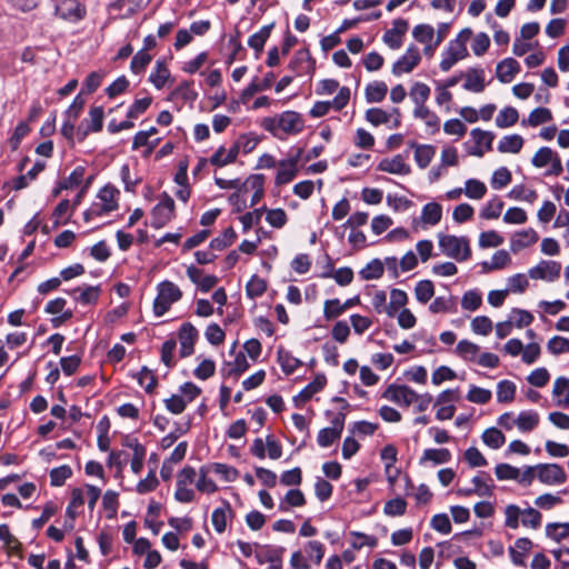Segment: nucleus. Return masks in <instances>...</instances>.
<instances>
[{
  "mask_svg": "<svg viewBox=\"0 0 569 569\" xmlns=\"http://www.w3.org/2000/svg\"><path fill=\"white\" fill-rule=\"evenodd\" d=\"M471 33V30L466 28L461 30L455 39L449 41L440 62V69L442 71H449L459 60L468 56L466 43Z\"/></svg>",
  "mask_w": 569,
  "mask_h": 569,
  "instance_id": "nucleus-1",
  "label": "nucleus"
},
{
  "mask_svg": "<svg viewBox=\"0 0 569 569\" xmlns=\"http://www.w3.org/2000/svg\"><path fill=\"white\" fill-rule=\"evenodd\" d=\"M157 297L153 300V313L162 317L172 306L182 298V291L172 281L164 280L157 286Z\"/></svg>",
  "mask_w": 569,
  "mask_h": 569,
  "instance_id": "nucleus-2",
  "label": "nucleus"
},
{
  "mask_svg": "<svg viewBox=\"0 0 569 569\" xmlns=\"http://www.w3.org/2000/svg\"><path fill=\"white\" fill-rule=\"evenodd\" d=\"M439 248L443 254L457 261H465L471 254L469 241L465 237L439 233Z\"/></svg>",
  "mask_w": 569,
  "mask_h": 569,
  "instance_id": "nucleus-3",
  "label": "nucleus"
},
{
  "mask_svg": "<svg viewBox=\"0 0 569 569\" xmlns=\"http://www.w3.org/2000/svg\"><path fill=\"white\" fill-rule=\"evenodd\" d=\"M119 191L107 184L98 192V199L100 202H94L92 206L84 212V220H90L91 217H101L103 214H108L116 209H118V202L116 200V194Z\"/></svg>",
  "mask_w": 569,
  "mask_h": 569,
  "instance_id": "nucleus-4",
  "label": "nucleus"
},
{
  "mask_svg": "<svg viewBox=\"0 0 569 569\" xmlns=\"http://www.w3.org/2000/svg\"><path fill=\"white\" fill-rule=\"evenodd\" d=\"M160 202L151 211V227L160 229L164 227L174 217V200L163 192Z\"/></svg>",
  "mask_w": 569,
  "mask_h": 569,
  "instance_id": "nucleus-5",
  "label": "nucleus"
},
{
  "mask_svg": "<svg viewBox=\"0 0 569 569\" xmlns=\"http://www.w3.org/2000/svg\"><path fill=\"white\" fill-rule=\"evenodd\" d=\"M346 413L338 412L331 419V427L323 428L319 431L317 442L320 447L327 448L340 439L343 431Z\"/></svg>",
  "mask_w": 569,
  "mask_h": 569,
  "instance_id": "nucleus-6",
  "label": "nucleus"
},
{
  "mask_svg": "<svg viewBox=\"0 0 569 569\" xmlns=\"http://www.w3.org/2000/svg\"><path fill=\"white\" fill-rule=\"evenodd\" d=\"M536 468L537 478L541 483L555 486L565 483L567 480L563 468L558 463H539Z\"/></svg>",
  "mask_w": 569,
  "mask_h": 569,
  "instance_id": "nucleus-7",
  "label": "nucleus"
},
{
  "mask_svg": "<svg viewBox=\"0 0 569 569\" xmlns=\"http://www.w3.org/2000/svg\"><path fill=\"white\" fill-rule=\"evenodd\" d=\"M303 154V150L298 148L290 158L281 160L279 162V170L276 176L277 184H286L289 183L297 174V167L301 157Z\"/></svg>",
  "mask_w": 569,
  "mask_h": 569,
  "instance_id": "nucleus-8",
  "label": "nucleus"
},
{
  "mask_svg": "<svg viewBox=\"0 0 569 569\" xmlns=\"http://www.w3.org/2000/svg\"><path fill=\"white\" fill-rule=\"evenodd\" d=\"M560 262L552 260H541L537 266L529 269L528 276L531 279L552 282L560 277Z\"/></svg>",
  "mask_w": 569,
  "mask_h": 569,
  "instance_id": "nucleus-9",
  "label": "nucleus"
},
{
  "mask_svg": "<svg viewBox=\"0 0 569 569\" xmlns=\"http://www.w3.org/2000/svg\"><path fill=\"white\" fill-rule=\"evenodd\" d=\"M421 60L419 49L416 46H409L402 57H400L392 66V73L401 76L411 72Z\"/></svg>",
  "mask_w": 569,
  "mask_h": 569,
  "instance_id": "nucleus-10",
  "label": "nucleus"
},
{
  "mask_svg": "<svg viewBox=\"0 0 569 569\" xmlns=\"http://www.w3.org/2000/svg\"><path fill=\"white\" fill-rule=\"evenodd\" d=\"M383 398L408 407L418 400V393L406 385H390L383 392Z\"/></svg>",
  "mask_w": 569,
  "mask_h": 569,
  "instance_id": "nucleus-11",
  "label": "nucleus"
},
{
  "mask_svg": "<svg viewBox=\"0 0 569 569\" xmlns=\"http://www.w3.org/2000/svg\"><path fill=\"white\" fill-rule=\"evenodd\" d=\"M56 13L69 21H79L86 14V9L77 0H60L56 4Z\"/></svg>",
  "mask_w": 569,
  "mask_h": 569,
  "instance_id": "nucleus-12",
  "label": "nucleus"
},
{
  "mask_svg": "<svg viewBox=\"0 0 569 569\" xmlns=\"http://www.w3.org/2000/svg\"><path fill=\"white\" fill-rule=\"evenodd\" d=\"M198 338L197 329L190 323L186 322L179 330L180 356L182 358L189 357L194 351V342Z\"/></svg>",
  "mask_w": 569,
  "mask_h": 569,
  "instance_id": "nucleus-13",
  "label": "nucleus"
},
{
  "mask_svg": "<svg viewBox=\"0 0 569 569\" xmlns=\"http://www.w3.org/2000/svg\"><path fill=\"white\" fill-rule=\"evenodd\" d=\"M280 130L287 134H297L305 127L303 119L296 111H284L279 116Z\"/></svg>",
  "mask_w": 569,
  "mask_h": 569,
  "instance_id": "nucleus-14",
  "label": "nucleus"
},
{
  "mask_svg": "<svg viewBox=\"0 0 569 569\" xmlns=\"http://www.w3.org/2000/svg\"><path fill=\"white\" fill-rule=\"evenodd\" d=\"M461 76L466 78L462 86L465 90L475 93H479L485 90V70L482 68H470Z\"/></svg>",
  "mask_w": 569,
  "mask_h": 569,
  "instance_id": "nucleus-15",
  "label": "nucleus"
},
{
  "mask_svg": "<svg viewBox=\"0 0 569 569\" xmlns=\"http://www.w3.org/2000/svg\"><path fill=\"white\" fill-rule=\"evenodd\" d=\"M519 71V62L513 58H506L497 64L496 77L500 82L509 83Z\"/></svg>",
  "mask_w": 569,
  "mask_h": 569,
  "instance_id": "nucleus-16",
  "label": "nucleus"
},
{
  "mask_svg": "<svg viewBox=\"0 0 569 569\" xmlns=\"http://www.w3.org/2000/svg\"><path fill=\"white\" fill-rule=\"evenodd\" d=\"M326 383V376L317 375L316 378L293 398V401L296 402L297 406H299V402L305 403L306 401L311 399L313 395L322 390Z\"/></svg>",
  "mask_w": 569,
  "mask_h": 569,
  "instance_id": "nucleus-17",
  "label": "nucleus"
},
{
  "mask_svg": "<svg viewBox=\"0 0 569 569\" xmlns=\"http://www.w3.org/2000/svg\"><path fill=\"white\" fill-rule=\"evenodd\" d=\"M378 170L393 174L410 173V167L405 162L400 154H397L391 159H382L378 164Z\"/></svg>",
  "mask_w": 569,
  "mask_h": 569,
  "instance_id": "nucleus-18",
  "label": "nucleus"
},
{
  "mask_svg": "<svg viewBox=\"0 0 569 569\" xmlns=\"http://www.w3.org/2000/svg\"><path fill=\"white\" fill-rule=\"evenodd\" d=\"M101 289L100 286H87L84 288L78 287L68 291L74 300L82 305H92L98 301Z\"/></svg>",
  "mask_w": 569,
  "mask_h": 569,
  "instance_id": "nucleus-19",
  "label": "nucleus"
},
{
  "mask_svg": "<svg viewBox=\"0 0 569 569\" xmlns=\"http://www.w3.org/2000/svg\"><path fill=\"white\" fill-rule=\"evenodd\" d=\"M241 147L238 140L233 143V146L228 150L224 160H220V156L226 153V149L223 146L219 147L214 153L210 157L209 162L216 167H224L227 164L233 163L237 160Z\"/></svg>",
  "mask_w": 569,
  "mask_h": 569,
  "instance_id": "nucleus-20",
  "label": "nucleus"
},
{
  "mask_svg": "<svg viewBox=\"0 0 569 569\" xmlns=\"http://www.w3.org/2000/svg\"><path fill=\"white\" fill-rule=\"evenodd\" d=\"M84 171L86 169L82 166L74 168L67 179L60 181L58 186L53 188L52 196L58 197L62 190L78 187L83 180Z\"/></svg>",
  "mask_w": 569,
  "mask_h": 569,
  "instance_id": "nucleus-21",
  "label": "nucleus"
},
{
  "mask_svg": "<svg viewBox=\"0 0 569 569\" xmlns=\"http://www.w3.org/2000/svg\"><path fill=\"white\" fill-rule=\"evenodd\" d=\"M532 541L529 538H518L515 546L509 548L511 561L517 566H525L526 553L531 549Z\"/></svg>",
  "mask_w": 569,
  "mask_h": 569,
  "instance_id": "nucleus-22",
  "label": "nucleus"
},
{
  "mask_svg": "<svg viewBox=\"0 0 569 569\" xmlns=\"http://www.w3.org/2000/svg\"><path fill=\"white\" fill-rule=\"evenodd\" d=\"M538 238L539 237L537 231L532 228L519 231L511 240V250L516 252L518 250L525 249L536 243Z\"/></svg>",
  "mask_w": 569,
  "mask_h": 569,
  "instance_id": "nucleus-23",
  "label": "nucleus"
},
{
  "mask_svg": "<svg viewBox=\"0 0 569 569\" xmlns=\"http://www.w3.org/2000/svg\"><path fill=\"white\" fill-rule=\"evenodd\" d=\"M410 147L415 148V160L417 164L421 169L427 168L436 154V148L431 144H417L416 142H411Z\"/></svg>",
  "mask_w": 569,
  "mask_h": 569,
  "instance_id": "nucleus-24",
  "label": "nucleus"
},
{
  "mask_svg": "<svg viewBox=\"0 0 569 569\" xmlns=\"http://www.w3.org/2000/svg\"><path fill=\"white\" fill-rule=\"evenodd\" d=\"M552 396L558 398L557 406L569 407V378L559 377L553 382Z\"/></svg>",
  "mask_w": 569,
  "mask_h": 569,
  "instance_id": "nucleus-25",
  "label": "nucleus"
},
{
  "mask_svg": "<svg viewBox=\"0 0 569 569\" xmlns=\"http://www.w3.org/2000/svg\"><path fill=\"white\" fill-rule=\"evenodd\" d=\"M289 68L297 74L302 76L311 69V59L307 50H299L295 53Z\"/></svg>",
  "mask_w": 569,
  "mask_h": 569,
  "instance_id": "nucleus-26",
  "label": "nucleus"
},
{
  "mask_svg": "<svg viewBox=\"0 0 569 569\" xmlns=\"http://www.w3.org/2000/svg\"><path fill=\"white\" fill-rule=\"evenodd\" d=\"M476 495L479 497H491L493 495V483L491 477L486 472H480L471 480Z\"/></svg>",
  "mask_w": 569,
  "mask_h": 569,
  "instance_id": "nucleus-27",
  "label": "nucleus"
},
{
  "mask_svg": "<svg viewBox=\"0 0 569 569\" xmlns=\"http://www.w3.org/2000/svg\"><path fill=\"white\" fill-rule=\"evenodd\" d=\"M442 218V207L438 202H428L422 207L421 221L425 224L436 226Z\"/></svg>",
  "mask_w": 569,
  "mask_h": 569,
  "instance_id": "nucleus-28",
  "label": "nucleus"
},
{
  "mask_svg": "<svg viewBox=\"0 0 569 569\" xmlns=\"http://www.w3.org/2000/svg\"><path fill=\"white\" fill-rule=\"evenodd\" d=\"M413 117L423 120L426 126L430 129V133L433 134L439 131L440 119L435 112L430 111L428 107L415 108Z\"/></svg>",
  "mask_w": 569,
  "mask_h": 569,
  "instance_id": "nucleus-29",
  "label": "nucleus"
},
{
  "mask_svg": "<svg viewBox=\"0 0 569 569\" xmlns=\"http://www.w3.org/2000/svg\"><path fill=\"white\" fill-rule=\"evenodd\" d=\"M523 138L520 134H509L501 138L498 151L501 153H518L522 149Z\"/></svg>",
  "mask_w": 569,
  "mask_h": 569,
  "instance_id": "nucleus-30",
  "label": "nucleus"
},
{
  "mask_svg": "<svg viewBox=\"0 0 569 569\" xmlns=\"http://www.w3.org/2000/svg\"><path fill=\"white\" fill-rule=\"evenodd\" d=\"M272 28L273 23L263 26L258 32L253 33L249 38L248 46L256 51L257 57L262 52L263 47L271 34Z\"/></svg>",
  "mask_w": 569,
  "mask_h": 569,
  "instance_id": "nucleus-31",
  "label": "nucleus"
},
{
  "mask_svg": "<svg viewBox=\"0 0 569 569\" xmlns=\"http://www.w3.org/2000/svg\"><path fill=\"white\" fill-rule=\"evenodd\" d=\"M249 368V363L244 353L239 352L232 362H226L222 368V375L234 376L238 378L242 372Z\"/></svg>",
  "mask_w": 569,
  "mask_h": 569,
  "instance_id": "nucleus-32",
  "label": "nucleus"
},
{
  "mask_svg": "<svg viewBox=\"0 0 569 569\" xmlns=\"http://www.w3.org/2000/svg\"><path fill=\"white\" fill-rule=\"evenodd\" d=\"M388 87L383 81H375L366 87V100L368 103L380 102L385 99Z\"/></svg>",
  "mask_w": 569,
  "mask_h": 569,
  "instance_id": "nucleus-33",
  "label": "nucleus"
},
{
  "mask_svg": "<svg viewBox=\"0 0 569 569\" xmlns=\"http://www.w3.org/2000/svg\"><path fill=\"white\" fill-rule=\"evenodd\" d=\"M451 459V452L446 448L426 449L420 458V465L432 461L436 465L447 463Z\"/></svg>",
  "mask_w": 569,
  "mask_h": 569,
  "instance_id": "nucleus-34",
  "label": "nucleus"
},
{
  "mask_svg": "<svg viewBox=\"0 0 569 569\" xmlns=\"http://www.w3.org/2000/svg\"><path fill=\"white\" fill-rule=\"evenodd\" d=\"M539 423V415L536 411H521L517 419L516 425L518 429L522 432H528L533 430Z\"/></svg>",
  "mask_w": 569,
  "mask_h": 569,
  "instance_id": "nucleus-35",
  "label": "nucleus"
},
{
  "mask_svg": "<svg viewBox=\"0 0 569 569\" xmlns=\"http://www.w3.org/2000/svg\"><path fill=\"white\" fill-rule=\"evenodd\" d=\"M552 119V113L548 108H536L533 109L527 119H522V126L537 127Z\"/></svg>",
  "mask_w": 569,
  "mask_h": 569,
  "instance_id": "nucleus-36",
  "label": "nucleus"
},
{
  "mask_svg": "<svg viewBox=\"0 0 569 569\" xmlns=\"http://www.w3.org/2000/svg\"><path fill=\"white\" fill-rule=\"evenodd\" d=\"M231 506L228 501H223L222 508H217L213 510L211 516V521L214 527V530L218 533H222L227 527V513L231 515Z\"/></svg>",
  "mask_w": 569,
  "mask_h": 569,
  "instance_id": "nucleus-37",
  "label": "nucleus"
},
{
  "mask_svg": "<svg viewBox=\"0 0 569 569\" xmlns=\"http://www.w3.org/2000/svg\"><path fill=\"white\" fill-rule=\"evenodd\" d=\"M409 94L416 106L415 108L425 107L430 96V88L426 83L416 82Z\"/></svg>",
  "mask_w": 569,
  "mask_h": 569,
  "instance_id": "nucleus-38",
  "label": "nucleus"
},
{
  "mask_svg": "<svg viewBox=\"0 0 569 569\" xmlns=\"http://www.w3.org/2000/svg\"><path fill=\"white\" fill-rule=\"evenodd\" d=\"M383 274V263L379 259H372L360 271L362 280L379 279Z\"/></svg>",
  "mask_w": 569,
  "mask_h": 569,
  "instance_id": "nucleus-39",
  "label": "nucleus"
},
{
  "mask_svg": "<svg viewBox=\"0 0 569 569\" xmlns=\"http://www.w3.org/2000/svg\"><path fill=\"white\" fill-rule=\"evenodd\" d=\"M519 119V113L513 107L501 109L496 118V126L499 128H508L513 126Z\"/></svg>",
  "mask_w": 569,
  "mask_h": 569,
  "instance_id": "nucleus-40",
  "label": "nucleus"
},
{
  "mask_svg": "<svg viewBox=\"0 0 569 569\" xmlns=\"http://www.w3.org/2000/svg\"><path fill=\"white\" fill-rule=\"evenodd\" d=\"M547 537L557 542L569 537V522H552L546 526Z\"/></svg>",
  "mask_w": 569,
  "mask_h": 569,
  "instance_id": "nucleus-41",
  "label": "nucleus"
},
{
  "mask_svg": "<svg viewBox=\"0 0 569 569\" xmlns=\"http://www.w3.org/2000/svg\"><path fill=\"white\" fill-rule=\"evenodd\" d=\"M432 313L450 312L456 310V299L452 296L437 297L429 306Z\"/></svg>",
  "mask_w": 569,
  "mask_h": 569,
  "instance_id": "nucleus-42",
  "label": "nucleus"
},
{
  "mask_svg": "<svg viewBox=\"0 0 569 569\" xmlns=\"http://www.w3.org/2000/svg\"><path fill=\"white\" fill-rule=\"evenodd\" d=\"M516 385L510 380H501L497 385L498 402H511L515 398Z\"/></svg>",
  "mask_w": 569,
  "mask_h": 569,
  "instance_id": "nucleus-43",
  "label": "nucleus"
},
{
  "mask_svg": "<svg viewBox=\"0 0 569 569\" xmlns=\"http://www.w3.org/2000/svg\"><path fill=\"white\" fill-rule=\"evenodd\" d=\"M237 233L232 227L227 228L221 237L213 238L210 241V249L221 251L227 247L231 246L236 239Z\"/></svg>",
  "mask_w": 569,
  "mask_h": 569,
  "instance_id": "nucleus-44",
  "label": "nucleus"
},
{
  "mask_svg": "<svg viewBox=\"0 0 569 569\" xmlns=\"http://www.w3.org/2000/svg\"><path fill=\"white\" fill-rule=\"evenodd\" d=\"M508 197L517 201L533 203L537 200L538 194L535 190L527 189L525 186L518 184L509 191Z\"/></svg>",
  "mask_w": 569,
  "mask_h": 569,
  "instance_id": "nucleus-45",
  "label": "nucleus"
},
{
  "mask_svg": "<svg viewBox=\"0 0 569 569\" xmlns=\"http://www.w3.org/2000/svg\"><path fill=\"white\" fill-rule=\"evenodd\" d=\"M278 361L286 375L293 373L295 370L301 365L299 359L293 357L289 351L284 350L278 351Z\"/></svg>",
  "mask_w": 569,
  "mask_h": 569,
  "instance_id": "nucleus-46",
  "label": "nucleus"
},
{
  "mask_svg": "<svg viewBox=\"0 0 569 569\" xmlns=\"http://www.w3.org/2000/svg\"><path fill=\"white\" fill-rule=\"evenodd\" d=\"M170 72L166 67L164 62L158 60L156 62L154 71L151 72L149 80L153 83L157 89L163 88L166 81L168 80Z\"/></svg>",
  "mask_w": 569,
  "mask_h": 569,
  "instance_id": "nucleus-47",
  "label": "nucleus"
},
{
  "mask_svg": "<svg viewBox=\"0 0 569 569\" xmlns=\"http://www.w3.org/2000/svg\"><path fill=\"white\" fill-rule=\"evenodd\" d=\"M267 290V283L263 279L253 274L246 286V293L250 299L261 297Z\"/></svg>",
  "mask_w": 569,
  "mask_h": 569,
  "instance_id": "nucleus-48",
  "label": "nucleus"
},
{
  "mask_svg": "<svg viewBox=\"0 0 569 569\" xmlns=\"http://www.w3.org/2000/svg\"><path fill=\"white\" fill-rule=\"evenodd\" d=\"M415 295L420 303H427L435 295V287L430 280H421L416 284Z\"/></svg>",
  "mask_w": 569,
  "mask_h": 569,
  "instance_id": "nucleus-49",
  "label": "nucleus"
},
{
  "mask_svg": "<svg viewBox=\"0 0 569 569\" xmlns=\"http://www.w3.org/2000/svg\"><path fill=\"white\" fill-rule=\"evenodd\" d=\"M482 440L488 447L499 449L505 443L506 438L500 430L492 427L485 430L482 433Z\"/></svg>",
  "mask_w": 569,
  "mask_h": 569,
  "instance_id": "nucleus-50",
  "label": "nucleus"
},
{
  "mask_svg": "<svg viewBox=\"0 0 569 569\" xmlns=\"http://www.w3.org/2000/svg\"><path fill=\"white\" fill-rule=\"evenodd\" d=\"M456 352L465 360L473 361L479 352V346L469 340H461L456 347Z\"/></svg>",
  "mask_w": 569,
  "mask_h": 569,
  "instance_id": "nucleus-51",
  "label": "nucleus"
},
{
  "mask_svg": "<svg viewBox=\"0 0 569 569\" xmlns=\"http://www.w3.org/2000/svg\"><path fill=\"white\" fill-rule=\"evenodd\" d=\"M138 383L144 389L147 393H151L156 386L157 379L153 376L152 371L147 367H142L141 370L136 376Z\"/></svg>",
  "mask_w": 569,
  "mask_h": 569,
  "instance_id": "nucleus-52",
  "label": "nucleus"
},
{
  "mask_svg": "<svg viewBox=\"0 0 569 569\" xmlns=\"http://www.w3.org/2000/svg\"><path fill=\"white\" fill-rule=\"evenodd\" d=\"M72 476V469L68 465L53 468L50 471V483L53 487L62 486Z\"/></svg>",
  "mask_w": 569,
  "mask_h": 569,
  "instance_id": "nucleus-53",
  "label": "nucleus"
},
{
  "mask_svg": "<svg viewBox=\"0 0 569 569\" xmlns=\"http://www.w3.org/2000/svg\"><path fill=\"white\" fill-rule=\"evenodd\" d=\"M487 192V187L483 182L477 179H469L466 181L465 193L470 199H481Z\"/></svg>",
  "mask_w": 569,
  "mask_h": 569,
  "instance_id": "nucleus-54",
  "label": "nucleus"
},
{
  "mask_svg": "<svg viewBox=\"0 0 569 569\" xmlns=\"http://www.w3.org/2000/svg\"><path fill=\"white\" fill-rule=\"evenodd\" d=\"M492 393L489 389H483L477 386H471L468 393L467 399L470 402L478 405H486L490 401Z\"/></svg>",
  "mask_w": 569,
  "mask_h": 569,
  "instance_id": "nucleus-55",
  "label": "nucleus"
},
{
  "mask_svg": "<svg viewBox=\"0 0 569 569\" xmlns=\"http://www.w3.org/2000/svg\"><path fill=\"white\" fill-rule=\"evenodd\" d=\"M541 513L531 507L521 510V523L525 527H530L532 529L539 528L541 525Z\"/></svg>",
  "mask_w": 569,
  "mask_h": 569,
  "instance_id": "nucleus-56",
  "label": "nucleus"
},
{
  "mask_svg": "<svg viewBox=\"0 0 569 569\" xmlns=\"http://www.w3.org/2000/svg\"><path fill=\"white\" fill-rule=\"evenodd\" d=\"M407 509V502L405 499L397 497L385 503L383 512L390 517H397L405 515Z\"/></svg>",
  "mask_w": 569,
  "mask_h": 569,
  "instance_id": "nucleus-57",
  "label": "nucleus"
},
{
  "mask_svg": "<svg viewBox=\"0 0 569 569\" xmlns=\"http://www.w3.org/2000/svg\"><path fill=\"white\" fill-rule=\"evenodd\" d=\"M503 208V202L498 197L492 198L488 201L486 207L481 210L480 216L483 219H497L499 218L501 210Z\"/></svg>",
  "mask_w": 569,
  "mask_h": 569,
  "instance_id": "nucleus-58",
  "label": "nucleus"
},
{
  "mask_svg": "<svg viewBox=\"0 0 569 569\" xmlns=\"http://www.w3.org/2000/svg\"><path fill=\"white\" fill-rule=\"evenodd\" d=\"M211 469L213 473L220 476L224 481L228 482L234 481L239 476V472L234 467L224 463H211Z\"/></svg>",
  "mask_w": 569,
  "mask_h": 569,
  "instance_id": "nucleus-59",
  "label": "nucleus"
},
{
  "mask_svg": "<svg viewBox=\"0 0 569 569\" xmlns=\"http://www.w3.org/2000/svg\"><path fill=\"white\" fill-rule=\"evenodd\" d=\"M412 36L420 43H429L435 37V29L430 24L421 23L413 28Z\"/></svg>",
  "mask_w": 569,
  "mask_h": 569,
  "instance_id": "nucleus-60",
  "label": "nucleus"
},
{
  "mask_svg": "<svg viewBox=\"0 0 569 569\" xmlns=\"http://www.w3.org/2000/svg\"><path fill=\"white\" fill-rule=\"evenodd\" d=\"M547 349L552 355L567 353L569 352V339L555 336L548 341Z\"/></svg>",
  "mask_w": 569,
  "mask_h": 569,
  "instance_id": "nucleus-61",
  "label": "nucleus"
},
{
  "mask_svg": "<svg viewBox=\"0 0 569 569\" xmlns=\"http://www.w3.org/2000/svg\"><path fill=\"white\" fill-rule=\"evenodd\" d=\"M481 295L476 290H469L462 296L461 307L465 310L475 311L481 306Z\"/></svg>",
  "mask_w": 569,
  "mask_h": 569,
  "instance_id": "nucleus-62",
  "label": "nucleus"
},
{
  "mask_svg": "<svg viewBox=\"0 0 569 569\" xmlns=\"http://www.w3.org/2000/svg\"><path fill=\"white\" fill-rule=\"evenodd\" d=\"M529 286V281L523 273H516L508 278V292L522 293L527 287Z\"/></svg>",
  "mask_w": 569,
  "mask_h": 569,
  "instance_id": "nucleus-63",
  "label": "nucleus"
},
{
  "mask_svg": "<svg viewBox=\"0 0 569 569\" xmlns=\"http://www.w3.org/2000/svg\"><path fill=\"white\" fill-rule=\"evenodd\" d=\"M550 379V375L546 368H537L535 369L528 377L527 381L537 388L545 387Z\"/></svg>",
  "mask_w": 569,
  "mask_h": 569,
  "instance_id": "nucleus-64",
  "label": "nucleus"
}]
</instances>
